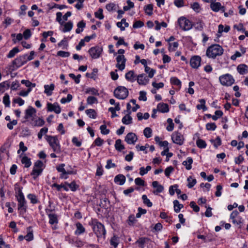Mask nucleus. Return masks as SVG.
<instances>
[{
	"mask_svg": "<svg viewBox=\"0 0 248 248\" xmlns=\"http://www.w3.org/2000/svg\"><path fill=\"white\" fill-rule=\"evenodd\" d=\"M223 51L221 46L218 44H214L208 47L206 55L209 58L215 59L217 56L222 55Z\"/></svg>",
	"mask_w": 248,
	"mask_h": 248,
	"instance_id": "obj_1",
	"label": "nucleus"
},
{
	"mask_svg": "<svg viewBox=\"0 0 248 248\" xmlns=\"http://www.w3.org/2000/svg\"><path fill=\"white\" fill-rule=\"evenodd\" d=\"M91 224L93 226V231L97 238L105 237L106 232L104 225L98 222L97 219L93 220Z\"/></svg>",
	"mask_w": 248,
	"mask_h": 248,
	"instance_id": "obj_2",
	"label": "nucleus"
},
{
	"mask_svg": "<svg viewBox=\"0 0 248 248\" xmlns=\"http://www.w3.org/2000/svg\"><path fill=\"white\" fill-rule=\"evenodd\" d=\"M27 54H24L15 59L12 62L10 69L12 71H14L25 64L28 61V60H27Z\"/></svg>",
	"mask_w": 248,
	"mask_h": 248,
	"instance_id": "obj_3",
	"label": "nucleus"
},
{
	"mask_svg": "<svg viewBox=\"0 0 248 248\" xmlns=\"http://www.w3.org/2000/svg\"><path fill=\"white\" fill-rule=\"evenodd\" d=\"M114 95L119 99H124L128 95V91L124 86H118L114 91Z\"/></svg>",
	"mask_w": 248,
	"mask_h": 248,
	"instance_id": "obj_4",
	"label": "nucleus"
},
{
	"mask_svg": "<svg viewBox=\"0 0 248 248\" xmlns=\"http://www.w3.org/2000/svg\"><path fill=\"white\" fill-rule=\"evenodd\" d=\"M46 140L48 142L50 146L53 149V150L54 152L57 153H60V145L59 144V142L57 137L47 136Z\"/></svg>",
	"mask_w": 248,
	"mask_h": 248,
	"instance_id": "obj_5",
	"label": "nucleus"
},
{
	"mask_svg": "<svg viewBox=\"0 0 248 248\" xmlns=\"http://www.w3.org/2000/svg\"><path fill=\"white\" fill-rule=\"evenodd\" d=\"M219 79L220 83L223 86H231L234 82L232 76L229 74L220 76Z\"/></svg>",
	"mask_w": 248,
	"mask_h": 248,
	"instance_id": "obj_6",
	"label": "nucleus"
},
{
	"mask_svg": "<svg viewBox=\"0 0 248 248\" xmlns=\"http://www.w3.org/2000/svg\"><path fill=\"white\" fill-rule=\"evenodd\" d=\"M178 23L180 27L184 31H188L192 27V24L190 20L185 17H181L178 19Z\"/></svg>",
	"mask_w": 248,
	"mask_h": 248,
	"instance_id": "obj_7",
	"label": "nucleus"
},
{
	"mask_svg": "<svg viewBox=\"0 0 248 248\" xmlns=\"http://www.w3.org/2000/svg\"><path fill=\"white\" fill-rule=\"evenodd\" d=\"M103 51V48L98 46L92 47L89 49L88 52L93 59L98 58Z\"/></svg>",
	"mask_w": 248,
	"mask_h": 248,
	"instance_id": "obj_8",
	"label": "nucleus"
},
{
	"mask_svg": "<svg viewBox=\"0 0 248 248\" xmlns=\"http://www.w3.org/2000/svg\"><path fill=\"white\" fill-rule=\"evenodd\" d=\"M18 210L19 211L20 215H24L27 211V206L25 198L17 199Z\"/></svg>",
	"mask_w": 248,
	"mask_h": 248,
	"instance_id": "obj_9",
	"label": "nucleus"
},
{
	"mask_svg": "<svg viewBox=\"0 0 248 248\" xmlns=\"http://www.w3.org/2000/svg\"><path fill=\"white\" fill-rule=\"evenodd\" d=\"M171 139L174 143L180 145H182L184 143V137L178 132H175L172 134Z\"/></svg>",
	"mask_w": 248,
	"mask_h": 248,
	"instance_id": "obj_10",
	"label": "nucleus"
},
{
	"mask_svg": "<svg viewBox=\"0 0 248 248\" xmlns=\"http://www.w3.org/2000/svg\"><path fill=\"white\" fill-rule=\"evenodd\" d=\"M117 63L116 65L120 70L122 71L125 68L126 59L123 55H119L116 58Z\"/></svg>",
	"mask_w": 248,
	"mask_h": 248,
	"instance_id": "obj_11",
	"label": "nucleus"
},
{
	"mask_svg": "<svg viewBox=\"0 0 248 248\" xmlns=\"http://www.w3.org/2000/svg\"><path fill=\"white\" fill-rule=\"evenodd\" d=\"M201 58L199 56H194L190 61L191 66L193 68H198L201 65Z\"/></svg>",
	"mask_w": 248,
	"mask_h": 248,
	"instance_id": "obj_12",
	"label": "nucleus"
},
{
	"mask_svg": "<svg viewBox=\"0 0 248 248\" xmlns=\"http://www.w3.org/2000/svg\"><path fill=\"white\" fill-rule=\"evenodd\" d=\"M137 140V136L132 132L128 133L125 137V141L129 144H134Z\"/></svg>",
	"mask_w": 248,
	"mask_h": 248,
	"instance_id": "obj_13",
	"label": "nucleus"
},
{
	"mask_svg": "<svg viewBox=\"0 0 248 248\" xmlns=\"http://www.w3.org/2000/svg\"><path fill=\"white\" fill-rule=\"evenodd\" d=\"M47 108L48 111H54L57 114H59L61 111V108L57 103L53 104L48 103L47 104Z\"/></svg>",
	"mask_w": 248,
	"mask_h": 248,
	"instance_id": "obj_14",
	"label": "nucleus"
},
{
	"mask_svg": "<svg viewBox=\"0 0 248 248\" xmlns=\"http://www.w3.org/2000/svg\"><path fill=\"white\" fill-rule=\"evenodd\" d=\"M210 8L215 12H217L219 10L223 12H224L225 11L224 6H221V3L219 2H212L210 4Z\"/></svg>",
	"mask_w": 248,
	"mask_h": 248,
	"instance_id": "obj_15",
	"label": "nucleus"
},
{
	"mask_svg": "<svg viewBox=\"0 0 248 248\" xmlns=\"http://www.w3.org/2000/svg\"><path fill=\"white\" fill-rule=\"evenodd\" d=\"M149 81L148 76H145L144 74H141L137 77V82L140 85H146Z\"/></svg>",
	"mask_w": 248,
	"mask_h": 248,
	"instance_id": "obj_16",
	"label": "nucleus"
},
{
	"mask_svg": "<svg viewBox=\"0 0 248 248\" xmlns=\"http://www.w3.org/2000/svg\"><path fill=\"white\" fill-rule=\"evenodd\" d=\"M152 186L154 188H156V190L153 191L154 194L157 195L158 193L162 192L164 190L163 186L159 184L157 181H154L152 183Z\"/></svg>",
	"mask_w": 248,
	"mask_h": 248,
	"instance_id": "obj_17",
	"label": "nucleus"
},
{
	"mask_svg": "<svg viewBox=\"0 0 248 248\" xmlns=\"http://www.w3.org/2000/svg\"><path fill=\"white\" fill-rule=\"evenodd\" d=\"M36 112V109L30 106L25 111V119H28L32 117L33 115Z\"/></svg>",
	"mask_w": 248,
	"mask_h": 248,
	"instance_id": "obj_18",
	"label": "nucleus"
},
{
	"mask_svg": "<svg viewBox=\"0 0 248 248\" xmlns=\"http://www.w3.org/2000/svg\"><path fill=\"white\" fill-rule=\"evenodd\" d=\"M44 93L47 95L50 96L52 94V92L54 90L55 85L52 83L50 85H45L44 86Z\"/></svg>",
	"mask_w": 248,
	"mask_h": 248,
	"instance_id": "obj_19",
	"label": "nucleus"
},
{
	"mask_svg": "<svg viewBox=\"0 0 248 248\" xmlns=\"http://www.w3.org/2000/svg\"><path fill=\"white\" fill-rule=\"evenodd\" d=\"M157 108L158 111L162 113L168 112L169 111V106L165 103H159L157 106Z\"/></svg>",
	"mask_w": 248,
	"mask_h": 248,
	"instance_id": "obj_20",
	"label": "nucleus"
},
{
	"mask_svg": "<svg viewBox=\"0 0 248 248\" xmlns=\"http://www.w3.org/2000/svg\"><path fill=\"white\" fill-rule=\"evenodd\" d=\"M114 182L115 183H119L120 185H123L125 182V177L123 174H118L114 178Z\"/></svg>",
	"mask_w": 248,
	"mask_h": 248,
	"instance_id": "obj_21",
	"label": "nucleus"
},
{
	"mask_svg": "<svg viewBox=\"0 0 248 248\" xmlns=\"http://www.w3.org/2000/svg\"><path fill=\"white\" fill-rule=\"evenodd\" d=\"M131 111H128L127 114L125 115L122 119V122L124 124H129L132 123V118L130 116Z\"/></svg>",
	"mask_w": 248,
	"mask_h": 248,
	"instance_id": "obj_22",
	"label": "nucleus"
},
{
	"mask_svg": "<svg viewBox=\"0 0 248 248\" xmlns=\"http://www.w3.org/2000/svg\"><path fill=\"white\" fill-rule=\"evenodd\" d=\"M237 70L240 74L244 75L248 72V66L245 64H241L238 65Z\"/></svg>",
	"mask_w": 248,
	"mask_h": 248,
	"instance_id": "obj_23",
	"label": "nucleus"
},
{
	"mask_svg": "<svg viewBox=\"0 0 248 248\" xmlns=\"http://www.w3.org/2000/svg\"><path fill=\"white\" fill-rule=\"evenodd\" d=\"M64 166L65 165L64 164H62L57 168V170L59 172H62L60 178L66 179L68 177L67 176H65V175H66V170L64 169Z\"/></svg>",
	"mask_w": 248,
	"mask_h": 248,
	"instance_id": "obj_24",
	"label": "nucleus"
},
{
	"mask_svg": "<svg viewBox=\"0 0 248 248\" xmlns=\"http://www.w3.org/2000/svg\"><path fill=\"white\" fill-rule=\"evenodd\" d=\"M43 171V169H38L33 167V170L31 174L33 176V178L35 180L37 177L40 175Z\"/></svg>",
	"mask_w": 248,
	"mask_h": 248,
	"instance_id": "obj_25",
	"label": "nucleus"
},
{
	"mask_svg": "<svg viewBox=\"0 0 248 248\" xmlns=\"http://www.w3.org/2000/svg\"><path fill=\"white\" fill-rule=\"evenodd\" d=\"M49 220V223L52 225L58 223V217L56 214H49L48 215Z\"/></svg>",
	"mask_w": 248,
	"mask_h": 248,
	"instance_id": "obj_26",
	"label": "nucleus"
},
{
	"mask_svg": "<svg viewBox=\"0 0 248 248\" xmlns=\"http://www.w3.org/2000/svg\"><path fill=\"white\" fill-rule=\"evenodd\" d=\"M77 230L75 232L76 234L79 235L85 232V229L83 225L80 223H76Z\"/></svg>",
	"mask_w": 248,
	"mask_h": 248,
	"instance_id": "obj_27",
	"label": "nucleus"
},
{
	"mask_svg": "<svg viewBox=\"0 0 248 248\" xmlns=\"http://www.w3.org/2000/svg\"><path fill=\"white\" fill-rule=\"evenodd\" d=\"M193 163V159L191 157L187 158V160L184 161L182 164L186 166V168L187 170H189L191 169V164Z\"/></svg>",
	"mask_w": 248,
	"mask_h": 248,
	"instance_id": "obj_28",
	"label": "nucleus"
},
{
	"mask_svg": "<svg viewBox=\"0 0 248 248\" xmlns=\"http://www.w3.org/2000/svg\"><path fill=\"white\" fill-rule=\"evenodd\" d=\"M125 78L130 82H133L134 81L135 75L134 74V72L133 70L129 71L127 73H126L125 75Z\"/></svg>",
	"mask_w": 248,
	"mask_h": 248,
	"instance_id": "obj_29",
	"label": "nucleus"
},
{
	"mask_svg": "<svg viewBox=\"0 0 248 248\" xmlns=\"http://www.w3.org/2000/svg\"><path fill=\"white\" fill-rule=\"evenodd\" d=\"M149 241V239L146 237L140 238L136 242V244H139V246L140 248H144V244Z\"/></svg>",
	"mask_w": 248,
	"mask_h": 248,
	"instance_id": "obj_30",
	"label": "nucleus"
},
{
	"mask_svg": "<svg viewBox=\"0 0 248 248\" xmlns=\"http://www.w3.org/2000/svg\"><path fill=\"white\" fill-rule=\"evenodd\" d=\"M122 140L120 139L117 140L115 144V147L116 150L119 152L122 151L125 147L124 145L122 144Z\"/></svg>",
	"mask_w": 248,
	"mask_h": 248,
	"instance_id": "obj_31",
	"label": "nucleus"
},
{
	"mask_svg": "<svg viewBox=\"0 0 248 248\" xmlns=\"http://www.w3.org/2000/svg\"><path fill=\"white\" fill-rule=\"evenodd\" d=\"M87 115L90 118L92 119L96 118L97 116V113L95 110L93 109H88L86 110L85 111Z\"/></svg>",
	"mask_w": 248,
	"mask_h": 248,
	"instance_id": "obj_32",
	"label": "nucleus"
},
{
	"mask_svg": "<svg viewBox=\"0 0 248 248\" xmlns=\"http://www.w3.org/2000/svg\"><path fill=\"white\" fill-rule=\"evenodd\" d=\"M199 102L201 104H198L197 105L196 108L198 109H202L203 111H205L207 109V107L205 106V100L204 99H201L199 100Z\"/></svg>",
	"mask_w": 248,
	"mask_h": 248,
	"instance_id": "obj_33",
	"label": "nucleus"
},
{
	"mask_svg": "<svg viewBox=\"0 0 248 248\" xmlns=\"http://www.w3.org/2000/svg\"><path fill=\"white\" fill-rule=\"evenodd\" d=\"M144 9L147 15L151 16L153 14V5L152 4H148L145 6Z\"/></svg>",
	"mask_w": 248,
	"mask_h": 248,
	"instance_id": "obj_34",
	"label": "nucleus"
},
{
	"mask_svg": "<svg viewBox=\"0 0 248 248\" xmlns=\"http://www.w3.org/2000/svg\"><path fill=\"white\" fill-rule=\"evenodd\" d=\"M174 204V210L175 212L179 213L181 208L183 207V205L182 204H180L178 201L174 200L173 201Z\"/></svg>",
	"mask_w": 248,
	"mask_h": 248,
	"instance_id": "obj_35",
	"label": "nucleus"
},
{
	"mask_svg": "<svg viewBox=\"0 0 248 248\" xmlns=\"http://www.w3.org/2000/svg\"><path fill=\"white\" fill-rule=\"evenodd\" d=\"M145 68V72L148 74V77L150 78H152L155 73V70L153 69L150 68L148 66H146Z\"/></svg>",
	"mask_w": 248,
	"mask_h": 248,
	"instance_id": "obj_36",
	"label": "nucleus"
},
{
	"mask_svg": "<svg viewBox=\"0 0 248 248\" xmlns=\"http://www.w3.org/2000/svg\"><path fill=\"white\" fill-rule=\"evenodd\" d=\"M65 184L67 185L72 191H76L79 187L78 185H77L75 181L72 182L70 184L66 182Z\"/></svg>",
	"mask_w": 248,
	"mask_h": 248,
	"instance_id": "obj_37",
	"label": "nucleus"
},
{
	"mask_svg": "<svg viewBox=\"0 0 248 248\" xmlns=\"http://www.w3.org/2000/svg\"><path fill=\"white\" fill-rule=\"evenodd\" d=\"M73 28V23L70 21L66 23L64 25V28L62 29V31L67 32L70 31Z\"/></svg>",
	"mask_w": 248,
	"mask_h": 248,
	"instance_id": "obj_38",
	"label": "nucleus"
},
{
	"mask_svg": "<svg viewBox=\"0 0 248 248\" xmlns=\"http://www.w3.org/2000/svg\"><path fill=\"white\" fill-rule=\"evenodd\" d=\"M19 52V50L17 47L13 48L10 51L9 53L7 55V57L8 58H13L15 55Z\"/></svg>",
	"mask_w": 248,
	"mask_h": 248,
	"instance_id": "obj_39",
	"label": "nucleus"
},
{
	"mask_svg": "<svg viewBox=\"0 0 248 248\" xmlns=\"http://www.w3.org/2000/svg\"><path fill=\"white\" fill-rule=\"evenodd\" d=\"M21 162L25 165V167L26 168H29L31 165L30 159L26 156H24L22 158Z\"/></svg>",
	"mask_w": 248,
	"mask_h": 248,
	"instance_id": "obj_40",
	"label": "nucleus"
},
{
	"mask_svg": "<svg viewBox=\"0 0 248 248\" xmlns=\"http://www.w3.org/2000/svg\"><path fill=\"white\" fill-rule=\"evenodd\" d=\"M197 146L200 148H204L206 147L205 141L202 139H198L196 141Z\"/></svg>",
	"mask_w": 248,
	"mask_h": 248,
	"instance_id": "obj_41",
	"label": "nucleus"
},
{
	"mask_svg": "<svg viewBox=\"0 0 248 248\" xmlns=\"http://www.w3.org/2000/svg\"><path fill=\"white\" fill-rule=\"evenodd\" d=\"M188 182V184H187V186L188 188H191L194 186L196 184L197 181L195 179H192V176H189L188 177L187 179Z\"/></svg>",
	"mask_w": 248,
	"mask_h": 248,
	"instance_id": "obj_42",
	"label": "nucleus"
},
{
	"mask_svg": "<svg viewBox=\"0 0 248 248\" xmlns=\"http://www.w3.org/2000/svg\"><path fill=\"white\" fill-rule=\"evenodd\" d=\"M210 141L212 143H214V146L216 148H217L218 146L221 145V139L218 136L217 137L215 140H211Z\"/></svg>",
	"mask_w": 248,
	"mask_h": 248,
	"instance_id": "obj_43",
	"label": "nucleus"
},
{
	"mask_svg": "<svg viewBox=\"0 0 248 248\" xmlns=\"http://www.w3.org/2000/svg\"><path fill=\"white\" fill-rule=\"evenodd\" d=\"M143 202L144 204L146 205L148 207H151L153 205L152 202H150L149 199H148L146 195H143L142 196Z\"/></svg>",
	"mask_w": 248,
	"mask_h": 248,
	"instance_id": "obj_44",
	"label": "nucleus"
},
{
	"mask_svg": "<svg viewBox=\"0 0 248 248\" xmlns=\"http://www.w3.org/2000/svg\"><path fill=\"white\" fill-rule=\"evenodd\" d=\"M27 197L29 199L31 200V203L32 204H35L39 202L38 200L37 199L36 196L32 194H29Z\"/></svg>",
	"mask_w": 248,
	"mask_h": 248,
	"instance_id": "obj_45",
	"label": "nucleus"
},
{
	"mask_svg": "<svg viewBox=\"0 0 248 248\" xmlns=\"http://www.w3.org/2000/svg\"><path fill=\"white\" fill-rule=\"evenodd\" d=\"M110 245L114 246L116 248L118 245V238L114 235L110 239Z\"/></svg>",
	"mask_w": 248,
	"mask_h": 248,
	"instance_id": "obj_46",
	"label": "nucleus"
},
{
	"mask_svg": "<svg viewBox=\"0 0 248 248\" xmlns=\"http://www.w3.org/2000/svg\"><path fill=\"white\" fill-rule=\"evenodd\" d=\"M3 102L6 107H9L10 106V97L9 95L8 94H5L3 98Z\"/></svg>",
	"mask_w": 248,
	"mask_h": 248,
	"instance_id": "obj_47",
	"label": "nucleus"
},
{
	"mask_svg": "<svg viewBox=\"0 0 248 248\" xmlns=\"http://www.w3.org/2000/svg\"><path fill=\"white\" fill-rule=\"evenodd\" d=\"M152 130L150 127H146L144 131L143 134L147 138H150L152 136Z\"/></svg>",
	"mask_w": 248,
	"mask_h": 248,
	"instance_id": "obj_48",
	"label": "nucleus"
},
{
	"mask_svg": "<svg viewBox=\"0 0 248 248\" xmlns=\"http://www.w3.org/2000/svg\"><path fill=\"white\" fill-rule=\"evenodd\" d=\"M167 123L169 124V125L167 127V129L169 131H171L173 130L174 128V124L172 122V120L171 118H169L167 120Z\"/></svg>",
	"mask_w": 248,
	"mask_h": 248,
	"instance_id": "obj_49",
	"label": "nucleus"
},
{
	"mask_svg": "<svg viewBox=\"0 0 248 248\" xmlns=\"http://www.w3.org/2000/svg\"><path fill=\"white\" fill-rule=\"evenodd\" d=\"M137 221V220L135 219V217L134 215H130L128 217V219L127 220V223L130 226H133L134 224Z\"/></svg>",
	"mask_w": 248,
	"mask_h": 248,
	"instance_id": "obj_50",
	"label": "nucleus"
},
{
	"mask_svg": "<svg viewBox=\"0 0 248 248\" xmlns=\"http://www.w3.org/2000/svg\"><path fill=\"white\" fill-rule=\"evenodd\" d=\"M94 15L95 17L99 18V19H103L104 17L103 14V9L99 8L97 12H95Z\"/></svg>",
	"mask_w": 248,
	"mask_h": 248,
	"instance_id": "obj_51",
	"label": "nucleus"
},
{
	"mask_svg": "<svg viewBox=\"0 0 248 248\" xmlns=\"http://www.w3.org/2000/svg\"><path fill=\"white\" fill-rule=\"evenodd\" d=\"M52 187H56L58 191H60L62 188H63L66 191L68 190L67 187L62 184L58 185L56 183H54L52 185Z\"/></svg>",
	"mask_w": 248,
	"mask_h": 248,
	"instance_id": "obj_52",
	"label": "nucleus"
},
{
	"mask_svg": "<svg viewBox=\"0 0 248 248\" xmlns=\"http://www.w3.org/2000/svg\"><path fill=\"white\" fill-rule=\"evenodd\" d=\"M87 102L88 104L92 105L94 103H97V99L95 97H94V96H89L87 98Z\"/></svg>",
	"mask_w": 248,
	"mask_h": 248,
	"instance_id": "obj_53",
	"label": "nucleus"
},
{
	"mask_svg": "<svg viewBox=\"0 0 248 248\" xmlns=\"http://www.w3.org/2000/svg\"><path fill=\"white\" fill-rule=\"evenodd\" d=\"M217 128V126L215 123H207L206 124V128L207 130H215Z\"/></svg>",
	"mask_w": 248,
	"mask_h": 248,
	"instance_id": "obj_54",
	"label": "nucleus"
},
{
	"mask_svg": "<svg viewBox=\"0 0 248 248\" xmlns=\"http://www.w3.org/2000/svg\"><path fill=\"white\" fill-rule=\"evenodd\" d=\"M170 82L172 84L178 86H181V82L176 77H172L170 78Z\"/></svg>",
	"mask_w": 248,
	"mask_h": 248,
	"instance_id": "obj_55",
	"label": "nucleus"
},
{
	"mask_svg": "<svg viewBox=\"0 0 248 248\" xmlns=\"http://www.w3.org/2000/svg\"><path fill=\"white\" fill-rule=\"evenodd\" d=\"M100 129L101 132L103 135H107L109 133V130L107 128V126L105 124H103L100 126Z\"/></svg>",
	"mask_w": 248,
	"mask_h": 248,
	"instance_id": "obj_56",
	"label": "nucleus"
},
{
	"mask_svg": "<svg viewBox=\"0 0 248 248\" xmlns=\"http://www.w3.org/2000/svg\"><path fill=\"white\" fill-rule=\"evenodd\" d=\"M47 131H48V128L46 127H43L42 129H41V130L38 133L37 136H38V139L40 140L42 138L43 135L46 134L47 133Z\"/></svg>",
	"mask_w": 248,
	"mask_h": 248,
	"instance_id": "obj_57",
	"label": "nucleus"
},
{
	"mask_svg": "<svg viewBox=\"0 0 248 248\" xmlns=\"http://www.w3.org/2000/svg\"><path fill=\"white\" fill-rule=\"evenodd\" d=\"M86 93H91L92 94H93V95H99L98 91L94 88L87 89L86 91Z\"/></svg>",
	"mask_w": 248,
	"mask_h": 248,
	"instance_id": "obj_58",
	"label": "nucleus"
},
{
	"mask_svg": "<svg viewBox=\"0 0 248 248\" xmlns=\"http://www.w3.org/2000/svg\"><path fill=\"white\" fill-rule=\"evenodd\" d=\"M31 35V33L30 29H26L23 33V36L25 39H29Z\"/></svg>",
	"mask_w": 248,
	"mask_h": 248,
	"instance_id": "obj_59",
	"label": "nucleus"
},
{
	"mask_svg": "<svg viewBox=\"0 0 248 248\" xmlns=\"http://www.w3.org/2000/svg\"><path fill=\"white\" fill-rule=\"evenodd\" d=\"M191 7L197 13H199L200 9V6L198 2H195L191 5Z\"/></svg>",
	"mask_w": 248,
	"mask_h": 248,
	"instance_id": "obj_60",
	"label": "nucleus"
},
{
	"mask_svg": "<svg viewBox=\"0 0 248 248\" xmlns=\"http://www.w3.org/2000/svg\"><path fill=\"white\" fill-rule=\"evenodd\" d=\"M116 165L115 163H112L111 159H108L107 160V165L105 166V168L107 169H109L111 168H115Z\"/></svg>",
	"mask_w": 248,
	"mask_h": 248,
	"instance_id": "obj_61",
	"label": "nucleus"
},
{
	"mask_svg": "<svg viewBox=\"0 0 248 248\" xmlns=\"http://www.w3.org/2000/svg\"><path fill=\"white\" fill-rule=\"evenodd\" d=\"M57 56H60L62 57H68L70 56V53L69 52L63 51H59L57 52Z\"/></svg>",
	"mask_w": 248,
	"mask_h": 248,
	"instance_id": "obj_62",
	"label": "nucleus"
},
{
	"mask_svg": "<svg viewBox=\"0 0 248 248\" xmlns=\"http://www.w3.org/2000/svg\"><path fill=\"white\" fill-rule=\"evenodd\" d=\"M174 168L172 166H170L167 168L165 170V175L169 177L170 174L173 171Z\"/></svg>",
	"mask_w": 248,
	"mask_h": 248,
	"instance_id": "obj_63",
	"label": "nucleus"
},
{
	"mask_svg": "<svg viewBox=\"0 0 248 248\" xmlns=\"http://www.w3.org/2000/svg\"><path fill=\"white\" fill-rule=\"evenodd\" d=\"M144 26V23L140 20L134 22L133 25V28L136 29L138 28H141Z\"/></svg>",
	"mask_w": 248,
	"mask_h": 248,
	"instance_id": "obj_64",
	"label": "nucleus"
}]
</instances>
